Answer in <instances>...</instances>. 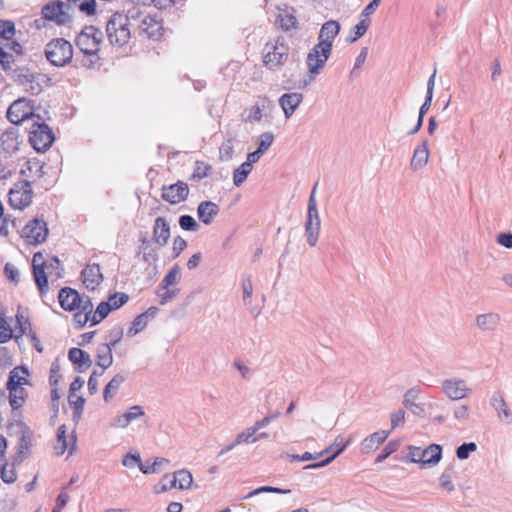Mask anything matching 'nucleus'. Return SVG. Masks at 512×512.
<instances>
[{"instance_id": "nucleus-1", "label": "nucleus", "mask_w": 512, "mask_h": 512, "mask_svg": "<svg viewBox=\"0 0 512 512\" xmlns=\"http://www.w3.org/2000/svg\"><path fill=\"white\" fill-rule=\"evenodd\" d=\"M103 41V33L100 29L94 26H86L77 35L75 44L79 50L87 57L94 59H88V62H84V66L90 68L93 67L99 60L98 52L100 45Z\"/></svg>"}, {"instance_id": "nucleus-2", "label": "nucleus", "mask_w": 512, "mask_h": 512, "mask_svg": "<svg viewBox=\"0 0 512 512\" xmlns=\"http://www.w3.org/2000/svg\"><path fill=\"white\" fill-rule=\"evenodd\" d=\"M130 25L131 23L127 22V17H124V14L114 13L106 24L109 42L120 47L126 45L131 38Z\"/></svg>"}, {"instance_id": "nucleus-3", "label": "nucleus", "mask_w": 512, "mask_h": 512, "mask_svg": "<svg viewBox=\"0 0 512 512\" xmlns=\"http://www.w3.org/2000/svg\"><path fill=\"white\" fill-rule=\"evenodd\" d=\"M45 56L52 65L63 67L71 62L73 47L71 43L64 38L52 39L46 44Z\"/></svg>"}, {"instance_id": "nucleus-4", "label": "nucleus", "mask_w": 512, "mask_h": 512, "mask_svg": "<svg viewBox=\"0 0 512 512\" xmlns=\"http://www.w3.org/2000/svg\"><path fill=\"white\" fill-rule=\"evenodd\" d=\"M288 56L289 47L283 37L267 42L263 49V62L269 69L284 65Z\"/></svg>"}, {"instance_id": "nucleus-5", "label": "nucleus", "mask_w": 512, "mask_h": 512, "mask_svg": "<svg viewBox=\"0 0 512 512\" xmlns=\"http://www.w3.org/2000/svg\"><path fill=\"white\" fill-rule=\"evenodd\" d=\"M34 100L20 97L15 100L7 110V119L14 125H20L27 119L33 118Z\"/></svg>"}, {"instance_id": "nucleus-6", "label": "nucleus", "mask_w": 512, "mask_h": 512, "mask_svg": "<svg viewBox=\"0 0 512 512\" xmlns=\"http://www.w3.org/2000/svg\"><path fill=\"white\" fill-rule=\"evenodd\" d=\"M29 134V141L38 152L46 151L54 142L53 132L45 123H33Z\"/></svg>"}, {"instance_id": "nucleus-7", "label": "nucleus", "mask_w": 512, "mask_h": 512, "mask_svg": "<svg viewBox=\"0 0 512 512\" xmlns=\"http://www.w3.org/2000/svg\"><path fill=\"white\" fill-rule=\"evenodd\" d=\"M443 394L452 401H459L467 398L472 393V388L465 379L451 377L441 382Z\"/></svg>"}, {"instance_id": "nucleus-8", "label": "nucleus", "mask_w": 512, "mask_h": 512, "mask_svg": "<svg viewBox=\"0 0 512 512\" xmlns=\"http://www.w3.org/2000/svg\"><path fill=\"white\" fill-rule=\"evenodd\" d=\"M33 189L29 181L15 183L9 191L10 205L19 210L28 207L32 202Z\"/></svg>"}, {"instance_id": "nucleus-9", "label": "nucleus", "mask_w": 512, "mask_h": 512, "mask_svg": "<svg viewBox=\"0 0 512 512\" xmlns=\"http://www.w3.org/2000/svg\"><path fill=\"white\" fill-rule=\"evenodd\" d=\"M46 76L41 74H34L28 71H20L15 76V83L21 90L30 95H38L42 92V83L45 82Z\"/></svg>"}, {"instance_id": "nucleus-10", "label": "nucleus", "mask_w": 512, "mask_h": 512, "mask_svg": "<svg viewBox=\"0 0 512 512\" xmlns=\"http://www.w3.org/2000/svg\"><path fill=\"white\" fill-rule=\"evenodd\" d=\"M47 236L48 227L43 219L34 218L23 228V237L29 244H41L46 241Z\"/></svg>"}, {"instance_id": "nucleus-11", "label": "nucleus", "mask_w": 512, "mask_h": 512, "mask_svg": "<svg viewBox=\"0 0 512 512\" xmlns=\"http://www.w3.org/2000/svg\"><path fill=\"white\" fill-rule=\"evenodd\" d=\"M332 50L316 44L308 53L306 64L311 77H315L320 73L327 60L331 55Z\"/></svg>"}, {"instance_id": "nucleus-12", "label": "nucleus", "mask_w": 512, "mask_h": 512, "mask_svg": "<svg viewBox=\"0 0 512 512\" xmlns=\"http://www.w3.org/2000/svg\"><path fill=\"white\" fill-rule=\"evenodd\" d=\"M42 15L45 19L56 22L57 24H66L71 20V15L65 2L57 0L46 4L42 8Z\"/></svg>"}, {"instance_id": "nucleus-13", "label": "nucleus", "mask_w": 512, "mask_h": 512, "mask_svg": "<svg viewBox=\"0 0 512 512\" xmlns=\"http://www.w3.org/2000/svg\"><path fill=\"white\" fill-rule=\"evenodd\" d=\"M273 107V102L269 98L259 97L251 108L243 111L241 114L242 120L244 122H259L267 113L272 111Z\"/></svg>"}, {"instance_id": "nucleus-14", "label": "nucleus", "mask_w": 512, "mask_h": 512, "mask_svg": "<svg viewBox=\"0 0 512 512\" xmlns=\"http://www.w3.org/2000/svg\"><path fill=\"white\" fill-rule=\"evenodd\" d=\"M163 480H169V485H163L160 490H156V493L166 492L172 488L186 490L189 489L193 483L192 474L186 469H181L174 474H166L164 475Z\"/></svg>"}, {"instance_id": "nucleus-15", "label": "nucleus", "mask_w": 512, "mask_h": 512, "mask_svg": "<svg viewBox=\"0 0 512 512\" xmlns=\"http://www.w3.org/2000/svg\"><path fill=\"white\" fill-rule=\"evenodd\" d=\"M188 195V184L183 181H178L174 184L162 187V199L172 205L183 202L187 199Z\"/></svg>"}, {"instance_id": "nucleus-16", "label": "nucleus", "mask_w": 512, "mask_h": 512, "mask_svg": "<svg viewBox=\"0 0 512 512\" xmlns=\"http://www.w3.org/2000/svg\"><path fill=\"white\" fill-rule=\"evenodd\" d=\"M341 29L340 23L335 20H329L325 22L319 32L318 36V45H321L325 48L332 50L333 41L336 36L339 34Z\"/></svg>"}, {"instance_id": "nucleus-17", "label": "nucleus", "mask_w": 512, "mask_h": 512, "mask_svg": "<svg viewBox=\"0 0 512 512\" xmlns=\"http://www.w3.org/2000/svg\"><path fill=\"white\" fill-rule=\"evenodd\" d=\"M501 323V316L497 312H486L476 315L475 327L481 332H494Z\"/></svg>"}, {"instance_id": "nucleus-18", "label": "nucleus", "mask_w": 512, "mask_h": 512, "mask_svg": "<svg viewBox=\"0 0 512 512\" xmlns=\"http://www.w3.org/2000/svg\"><path fill=\"white\" fill-rule=\"evenodd\" d=\"M171 236L170 224L164 217H157L153 226V240L154 242L163 247L167 245Z\"/></svg>"}, {"instance_id": "nucleus-19", "label": "nucleus", "mask_w": 512, "mask_h": 512, "mask_svg": "<svg viewBox=\"0 0 512 512\" xmlns=\"http://www.w3.org/2000/svg\"><path fill=\"white\" fill-rule=\"evenodd\" d=\"M83 283L87 289L95 290L103 280L100 266L98 264L87 265L81 273Z\"/></svg>"}, {"instance_id": "nucleus-20", "label": "nucleus", "mask_w": 512, "mask_h": 512, "mask_svg": "<svg viewBox=\"0 0 512 512\" xmlns=\"http://www.w3.org/2000/svg\"><path fill=\"white\" fill-rule=\"evenodd\" d=\"M303 101V95L298 92L285 93L279 98L285 117L290 118Z\"/></svg>"}, {"instance_id": "nucleus-21", "label": "nucleus", "mask_w": 512, "mask_h": 512, "mask_svg": "<svg viewBox=\"0 0 512 512\" xmlns=\"http://www.w3.org/2000/svg\"><path fill=\"white\" fill-rule=\"evenodd\" d=\"M59 303L64 310L73 311L79 306L80 295L70 287H64L59 291Z\"/></svg>"}, {"instance_id": "nucleus-22", "label": "nucleus", "mask_w": 512, "mask_h": 512, "mask_svg": "<svg viewBox=\"0 0 512 512\" xmlns=\"http://www.w3.org/2000/svg\"><path fill=\"white\" fill-rule=\"evenodd\" d=\"M442 458V447L438 444H430L422 451L420 468L434 467Z\"/></svg>"}, {"instance_id": "nucleus-23", "label": "nucleus", "mask_w": 512, "mask_h": 512, "mask_svg": "<svg viewBox=\"0 0 512 512\" xmlns=\"http://www.w3.org/2000/svg\"><path fill=\"white\" fill-rule=\"evenodd\" d=\"M491 406L497 412L498 418L507 424L512 423V412L500 393H494L491 397Z\"/></svg>"}, {"instance_id": "nucleus-24", "label": "nucleus", "mask_w": 512, "mask_h": 512, "mask_svg": "<svg viewBox=\"0 0 512 512\" xmlns=\"http://www.w3.org/2000/svg\"><path fill=\"white\" fill-rule=\"evenodd\" d=\"M219 206L212 201H202L197 208V216L205 225L212 223L213 219L218 215Z\"/></svg>"}, {"instance_id": "nucleus-25", "label": "nucleus", "mask_w": 512, "mask_h": 512, "mask_svg": "<svg viewBox=\"0 0 512 512\" xmlns=\"http://www.w3.org/2000/svg\"><path fill=\"white\" fill-rule=\"evenodd\" d=\"M390 431L380 430L367 436L361 442L362 453H369L377 449L389 436Z\"/></svg>"}, {"instance_id": "nucleus-26", "label": "nucleus", "mask_w": 512, "mask_h": 512, "mask_svg": "<svg viewBox=\"0 0 512 512\" xmlns=\"http://www.w3.org/2000/svg\"><path fill=\"white\" fill-rule=\"evenodd\" d=\"M68 358L72 363L78 365L79 372H83L92 364L90 355L80 348H71L68 352Z\"/></svg>"}, {"instance_id": "nucleus-27", "label": "nucleus", "mask_w": 512, "mask_h": 512, "mask_svg": "<svg viewBox=\"0 0 512 512\" xmlns=\"http://www.w3.org/2000/svg\"><path fill=\"white\" fill-rule=\"evenodd\" d=\"M41 254H35L33 257V275L35 279V283L41 294H45L48 292V281L45 270L42 266L36 265L38 258H41Z\"/></svg>"}, {"instance_id": "nucleus-28", "label": "nucleus", "mask_w": 512, "mask_h": 512, "mask_svg": "<svg viewBox=\"0 0 512 512\" xmlns=\"http://www.w3.org/2000/svg\"><path fill=\"white\" fill-rule=\"evenodd\" d=\"M420 390L416 387L408 389L403 397V405L415 415H420L424 412L422 405L416 403Z\"/></svg>"}, {"instance_id": "nucleus-29", "label": "nucleus", "mask_w": 512, "mask_h": 512, "mask_svg": "<svg viewBox=\"0 0 512 512\" xmlns=\"http://www.w3.org/2000/svg\"><path fill=\"white\" fill-rule=\"evenodd\" d=\"M429 158V150L427 141L424 140L421 145H419L413 153L412 159H411V168L413 170H418L422 167H424Z\"/></svg>"}, {"instance_id": "nucleus-30", "label": "nucleus", "mask_w": 512, "mask_h": 512, "mask_svg": "<svg viewBox=\"0 0 512 512\" xmlns=\"http://www.w3.org/2000/svg\"><path fill=\"white\" fill-rule=\"evenodd\" d=\"M349 443H350V440H348L346 442H343V439L341 437H337L335 442L332 444V445H334V449H335L333 454H331L329 457H327L326 459H324L321 462L305 466V469H317V468H321V467H324V466L328 465L339 454H341L345 450V448L349 445Z\"/></svg>"}, {"instance_id": "nucleus-31", "label": "nucleus", "mask_w": 512, "mask_h": 512, "mask_svg": "<svg viewBox=\"0 0 512 512\" xmlns=\"http://www.w3.org/2000/svg\"><path fill=\"white\" fill-rule=\"evenodd\" d=\"M9 391V404L16 410L23 406L27 398V391L23 386H7Z\"/></svg>"}, {"instance_id": "nucleus-32", "label": "nucleus", "mask_w": 512, "mask_h": 512, "mask_svg": "<svg viewBox=\"0 0 512 512\" xmlns=\"http://www.w3.org/2000/svg\"><path fill=\"white\" fill-rule=\"evenodd\" d=\"M29 371L24 366H17L10 371L6 386H23L29 383Z\"/></svg>"}, {"instance_id": "nucleus-33", "label": "nucleus", "mask_w": 512, "mask_h": 512, "mask_svg": "<svg viewBox=\"0 0 512 512\" xmlns=\"http://www.w3.org/2000/svg\"><path fill=\"white\" fill-rule=\"evenodd\" d=\"M126 378V373H118L109 381L103 391V398L106 402H109L114 397L120 386L125 382Z\"/></svg>"}, {"instance_id": "nucleus-34", "label": "nucleus", "mask_w": 512, "mask_h": 512, "mask_svg": "<svg viewBox=\"0 0 512 512\" xmlns=\"http://www.w3.org/2000/svg\"><path fill=\"white\" fill-rule=\"evenodd\" d=\"M97 365L105 369L109 368L113 363L112 348L106 343H102L97 347Z\"/></svg>"}, {"instance_id": "nucleus-35", "label": "nucleus", "mask_w": 512, "mask_h": 512, "mask_svg": "<svg viewBox=\"0 0 512 512\" xmlns=\"http://www.w3.org/2000/svg\"><path fill=\"white\" fill-rule=\"evenodd\" d=\"M139 29L149 37H156L161 29V25L155 18L144 16L140 21Z\"/></svg>"}, {"instance_id": "nucleus-36", "label": "nucleus", "mask_w": 512, "mask_h": 512, "mask_svg": "<svg viewBox=\"0 0 512 512\" xmlns=\"http://www.w3.org/2000/svg\"><path fill=\"white\" fill-rule=\"evenodd\" d=\"M65 3L67 6V10H71L72 7H77L81 12L86 15H93L96 11V1L95 0H66Z\"/></svg>"}, {"instance_id": "nucleus-37", "label": "nucleus", "mask_w": 512, "mask_h": 512, "mask_svg": "<svg viewBox=\"0 0 512 512\" xmlns=\"http://www.w3.org/2000/svg\"><path fill=\"white\" fill-rule=\"evenodd\" d=\"M320 230V223L305 221V236L309 246L314 247L317 244Z\"/></svg>"}, {"instance_id": "nucleus-38", "label": "nucleus", "mask_w": 512, "mask_h": 512, "mask_svg": "<svg viewBox=\"0 0 512 512\" xmlns=\"http://www.w3.org/2000/svg\"><path fill=\"white\" fill-rule=\"evenodd\" d=\"M140 246H139V255H142V260L144 262H150V261H156L157 260V253L155 249L151 246L150 240H148L146 237H142L140 239Z\"/></svg>"}, {"instance_id": "nucleus-39", "label": "nucleus", "mask_w": 512, "mask_h": 512, "mask_svg": "<svg viewBox=\"0 0 512 512\" xmlns=\"http://www.w3.org/2000/svg\"><path fill=\"white\" fill-rule=\"evenodd\" d=\"M252 169L253 168L250 166V163L245 162L236 168L233 172L234 185L237 187L241 186L247 179L248 175L251 173Z\"/></svg>"}, {"instance_id": "nucleus-40", "label": "nucleus", "mask_w": 512, "mask_h": 512, "mask_svg": "<svg viewBox=\"0 0 512 512\" xmlns=\"http://www.w3.org/2000/svg\"><path fill=\"white\" fill-rule=\"evenodd\" d=\"M68 400L74 409L73 420L78 421L84 409L85 399L82 396H78L76 393H69Z\"/></svg>"}, {"instance_id": "nucleus-41", "label": "nucleus", "mask_w": 512, "mask_h": 512, "mask_svg": "<svg viewBox=\"0 0 512 512\" xmlns=\"http://www.w3.org/2000/svg\"><path fill=\"white\" fill-rule=\"evenodd\" d=\"M180 280V267L174 265L160 283L161 289H168L170 286L175 285Z\"/></svg>"}, {"instance_id": "nucleus-42", "label": "nucleus", "mask_w": 512, "mask_h": 512, "mask_svg": "<svg viewBox=\"0 0 512 512\" xmlns=\"http://www.w3.org/2000/svg\"><path fill=\"white\" fill-rule=\"evenodd\" d=\"M66 426L61 425L57 430V443L54 447L57 455H62L68 449L69 443L66 436Z\"/></svg>"}, {"instance_id": "nucleus-43", "label": "nucleus", "mask_w": 512, "mask_h": 512, "mask_svg": "<svg viewBox=\"0 0 512 512\" xmlns=\"http://www.w3.org/2000/svg\"><path fill=\"white\" fill-rule=\"evenodd\" d=\"M257 430L252 426L246 428L244 431L239 433L235 438V444L240 445L243 443L250 444L255 443L258 441V438H256Z\"/></svg>"}, {"instance_id": "nucleus-44", "label": "nucleus", "mask_w": 512, "mask_h": 512, "mask_svg": "<svg viewBox=\"0 0 512 512\" xmlns=\"http://www.w3.org/2000/svg\"><path fill=\"white\" fill-rule=\"evenodd\" d=\"M242 292H243V302L246 306L251 304V299L253 295V283L251 275H244L241 282Z\"/></svg>"}, {"instance_id": "nucleus-45", "label": "nucleus", "mask_w": 512, "mask_h": 512, "mask_svg": "<svg viewBox=\"0 0 512 512\" xmlns=\"http://www.w3.org/2000/svg\"><path fill=\"white\" fill-rule=\"evenodd\" d=\"M370 26V20L369 19H361L358 24L354 27V35H349L347 37V42L354 43L359 38H361L366 31L368 30Z\"/></svg>"}, {"instance_id": "nucleus-46", "label": "nucleus", "mask_w": 512, "mask_h": 512, "mask_svg": "<svg viewBox=\"0 0 512 512\" xmlns=\"http://www.w3.org/2000/svg\"><path fill=\"white\" fill-rule=\"evenodd\" d=\"M111 312V308H109L108 304L103 301L101 302L94 312L93 315H91V325H97L100 323L103 319H105L108 314Z\"/></svg>"}, {"instance_id": "nucleus-47", "label": "nucleus", "mask_w": 512, "mask_h": 512, "mask_svg": "<svg viewBox=\"0 0 512 512\" xmlns=\"http://www.w3.org/2000/svg\"><path fill=\"white\" fill-rule=\"evenodd\" d=\"M432 99H433V96L426 95L425 101L421 105L420 110H419L417 124L414 127V129L409 132V134H415L416 132H418L421 129V127L423 125L424 116L428 112V110L431 106Z\"/></svg>"}, {"instance_id": "nucleus-48", "label": "nucleus", "mask_w": 512, "mask_h": 512, "mask_svg": "<svg viewBox=\"0 0 512 512\" xmlns=\"http://www.w3.org/2000/svg\"><path fill=\"white\" fill-rule=\"evenodd\" d=\"M148 324V320L146 319V315H138L132 322L131 327L127 331V335L129 337H133L137 333L141 332L145 329Z\"/></svg>"}, {"instance_id": "nucleus-49", "label": "nucleus", "mask_w": 512, "mask_h": 512, "mask_svg": "<svg viewBox=\"0 0 512 512\" xmlns=\"http://www.w3.org/2000/svg\"><path fill=\"white\" fill-rule=\"evenodd\" d=\"M128 299V295L121 292L111 295L105 302L108 304L109 308H111V311H113L122 307Z\"/></svg>"}, {"instance_id": "nucleus-50", "label": "nucleus", "mask_w": 512, "mask_h": 512, "mask_svg": "<svg viewBox=\"0 0 512 512\" xmlns=\"http://www.w3.org/2000/svg\"><path fill=\"white\" fill-rule=\"evenodd\" d=\"M291 492V490L289 489H281V488H277V487H272V486H262V487H259L253 491H251L250 493H248L246 496L243 497V499H249L255 495H258L260 493H276V494H289Z\"/></svg>"}, {"instance_id": "nucleus-51", "label": "nucleus", "mask_w": 512, "mask_h": 512, "mask_svg": "<svg viewBox=\"0 0 512 512\" xmlns=\"http://www.w3.org/2000/svg\"><path fill=\"white\" fill-rule=\"evenodd\" d=\"M15 35V25L9 20H0V38L11 40Z\"/></svg>"}, {"instance_id": "nucleus-52", "label": "nucleus", "mask_w": 512, "mask_h": 512, "mask_svg": "<svg viewBox=\"0 0 512 512\" xmlns=\"http://www.w3.org/2000/svg\"><path fill=\"white\" fill-rule=\"evenodd\" d=\"M477 450V445L474 442L463 443L456 449V456L460 460L468 459L470 453L475 452Z\"/></svg>"}, {"instance_id": "nucleus-53", "label": "nucleus", "mask_w": 512, "mask_h": 512, "mask_svg": "<svg viewBox=\"0 0 512 512\" xmlns=\"http://www.w3.org/2000/svg\"><path fill=\"white\" fill-rule=\"evenodd\" d=\"M277 22L279 23L280 27L286 31L293 29L297 25V19L292 14H280L277 18Z\"/></svg>"}, {"instance_id": "nucleus-54", "label": "nucleus", "mask_w": 512, "mask_h": 512, "mask_svg": "<svg viewBox=\"0 0 512 512\" xmlns=\"http://www.w3.org/2000/svg\"><path fill=\"white\" fill-rule=\"evenodd\" d=\"M453 417L459 422H466L470 418V407L466 404H460L454 407Z\"/></svg>"}, {"instance_id": "nucleus-55", "label": "nucleus", "mask_w": 512, "mask_h": 512, "mask_svg": "<svg viewBox=\"0 0 512 512\" xmlns=\"http://www.w3.org/2000/svg\"><path fill=\"white\" fill-rule=\"evenodd\" d=\"M259 146L257 148L262 154H264L272 145L274 141V135L271 132H265L260 135Z\"/></svg>"}, {"instance_id": "nucleus-56", "label": "nucleus", "mask_w": 512, "mask_h": 512, "mask_svg": "<svg viewBox=\"0 0 512 512\" xmlns=\"http://www.w3.org/2000/svg\"><path fill=\"white\" fill-rule=\"evenodd\" d=\"M179 225L183 230H186V231H196L198 228L197 222L190 215L180 216Z\"/></svg>"}, {"instance_id": "nucleus-57", "label": "nucleus", "mask_w": 512, "mask_h": 512, "mask_svg": "<svg viewBox=\"0 0 512 512\" xmlns=\"http://www.w3.org/2000/svg\"><path fill=\"white\" fill-rule=\"evenodd\" d=\"M211 169V166L204 163V162H201V161H197L196 162V167H195V170L193 172V175H192V178L193 179H197V180H201L205 177L208 176V172L210 171Z\"/></svg>"}, {"instance_id": "nucleus-58", "label": "nucleus", "mask_w": 512, "mask_h": 512, "mask_svg": "<svg viewBox=\"0 0 512 512\" xmlns=\"http://www.w3.org/2000/svg\"><path fill=\"white\" fill-rule=\"evenodd\" d=\"M16 321L19 326L21 334H27L31 337L34 332L32 330L30 321L19 313L16 315Z\"/></svg>"}, {"instance_id": "nucleus-59", "label": "nucleus", "mask_w": 512, "mask_h": 512, "mask_svg": "<svg viewBox=\"0 0 512 512\" xmlns=\"http://www.w3.org/2000/svg\"><path fill=\"white\" fill-rule=\"evenodd\" d=\"M234 151L233 143L231 140H227L222 143V145L219 148L220 153V159L222 161H228L232 158Z\"/></svg>"}, {"instance_id": "nucleus-60", "label": "nucleus", "mask_w": 512, "mask_h": 512, "mask_svg": "<svg viewBox=\"0 0 512 512\" xmlns=\"http://www.w3.org/2000/svg\"><path fill=\"white\" fill-rule=\"evenodd\" d=\"M439 485L443 490L447 491L448 493H451L455 490V486L452 482V476L447 471L441 474L439 478Z\"/></svg>"}, {"instance_id": "nucleus-61", "label": "nucleus", "mask_w": 512, "mask_h": 512, "mask_svg": "<svg viewBox=\"0 0 512 512\" xmlns=\"http://www.w3.org/2000/svg\"><path fill=\"white\" fill-rule=\"evenodd\" d=\"M399 443L396 441L389 442L383 451L377 456L376 462L381 463L398 449Z\"/></svg>"}, {"instance_id": "nucleus-62", "label": "nucleus", "mask_w": 512, "mask_h": 512, "mask_svg": "<svg viewBox=\"0 0 512 512\" xmlns=\"http://www.w3.org/2000/svg\"><path fill=\"white\" fill-rule=\"evenodd\" d=\"M12 338V330L6 320L0 316V343H6Z\"/></svg>"}, {"instance_id": "nucleus-63", "label": "nucleus", "mask_w": 512, "mask_h": 512, "mask_svg": "<svg viewBox=\"0 0 512 512\" xmlns=\"http://www.w3.org/2000/svg\"><path fill=\"white\" fill-rule=\"evenodd\" d=\"M405 414L403 409H398L391 414V430L404 425Z\"/></svg>"}, {"instance_id": "nucleus-64", "label": "nucleus", "mask_w": 512, "mask_h": 512, "mask_svg": "<svg viewBox=\"0 0 512 512\" xmlns=\"http://www.w3.org/2000/svg\"><path fill=\"white\" fill-rule=\"evenodd\" d=\"M496 242L507 248L512 249V233L510 232H501L497 235Z\"/></svg>"}]
</instances>
